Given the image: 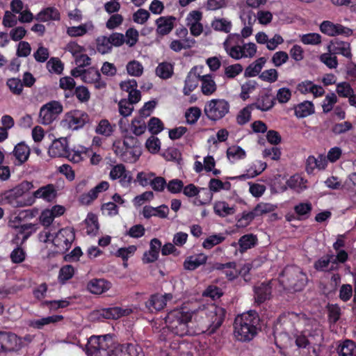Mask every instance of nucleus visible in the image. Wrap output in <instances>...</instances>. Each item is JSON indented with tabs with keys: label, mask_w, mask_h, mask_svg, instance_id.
I'll return each mask as SVG.
<instances>
[{
	"label": "nucleus",
	"mask_w": 356,
	"mask_h": 356,
	"mask_svg": "<svg viewBox=\"0 0 356 356\" xmlns=\"http://www.w3.org/2000/svg\"><path fill=\"white\" fill-rule=\"evenodd\" d=\"M156 74L162 79H168L174 74V65L169 62L160 63L156 68Z\"/></svg>",
	"instance_id": "obj_33"
},
{
	"label": "nucleus",
	"mask_w": 356,
	"mask_h": 356,
	"mask_svg": "<svg viewBox=\"0 0 356 356\" xmlns=\"http://www.w3.org/2000/svg\"><path fill=\"white\" fill-rule=\"evenodd\" d=\"M13 154L17 161L16 165H20L29 159L31 149L24 142H20L15 146Z\"/></svg>",
	"instance_id": "obj_21"
},
{
	"label": "nucleus",
	"mask_w": 356,
	"mask_h": 356,
	"mask_svg": "<svg viewBox=\"0 0 356 356\" xmlns=\"http://www.w3.org/2000/svg\"><path fill=\"white\" fill-rule=\"evenodd\" d=\"M313 207L310 202H300L293 207L294 212L298 216V220H305L311 215Z\"/></svg>",
	"instance_id": "obj_29"
},
{
	"label": "nucleus",
	"mask_w": 356,
	"mask_h": 356,
	"mask_svg": "<svg viewBox=\"0 0 356 356\" xmlns=\"http://www.w3.org/2000/svg\"><path fill=\"white\" fill-rule=\"evenodd\" d=\"M97 49L102 54L111 52L112 45L108 37L102 36L97 40Z\"/></svg>",
	"instance_id": "obj_48"
},
{
	"label": "nucleus",
	"mask_w": 356,
	"mask_h": 356,
	"mask_svg": "<svg viewBox=\"0 0 356 356\" xmlns=\"http://www.w3.org/2000/svg\"><path fill=\"white\" fill-rule=\"evenodd\" d=\"M48 153L51 157L67 156L69 154L67 140L65 138L54 140L49 148Z\"/></svg>",
	"instance_id": "obj_15"
},
{
	"label": "nucleus",
	"mask_w": 356,
	"mask_h": 356,
	"mask_svg": "<svg viewBox=\"0 0 356 356\" xmlns=\"http://www.w3.org/2000/svg\"><path fill=\"white\" fill-rule=\"evenodd\" d=\"M63 319L62 315H53L44 317L40 319H35L31 322V325L37 329H42L44 325L50 323H55Z\"/></svg>",
	"instance_id": "obj_36"
},
{
	"label": "nucleus",
	"mask_w": 356,
	"mask_h": 356,
	"mask_svg": "<svg viewBox=\"0 0 356 356\" xmlns=\"http://www.w3.org/2000/svg\"><path fill=\"white\" fill-rule=\"evenodd\" d=\"M339 356H355L356 345L350 339H346L340 343L337 349Z\"/></svg>",
	"instance_id": "obj_31"
},
{
	"label": "nucleus",
	"mask_w": 356,
	"mask_h": 356,
	"mask_svg": "<svg viewBox=\"0 0 356 356\" xmlns=\"http://www.w3.org/2000/svg\"><path fill=\"white\" fill-rule=\"evenodd\" d=\"M319 58L323 63L330 69L336 68L338 65L337 56L330 52L321 54Z\"/></svg>",
	"instance_id": "obj_56"
},
{
	"label": "nucleus",
	"mask_w": 356,
	"mask_h": 356,
	"mask_svg": "<svg viewBox=\"0 0 356 356\" xmlns=\"http://www.w3.org/2000/svg\"><path fill=\"white\" fill-rule=\"evenodd\" d=\"M71 94L75 95L81 102H88L90 97L88 89L83 86L76 87Z\"/></svg>",
	"instance_id": "obj_58"
},
{
	"label": "nucleus",
	"mask_w": 356,
	"mask_h": 356,
	"mask_svg": "<svg viewBox=\"0 0 356 356\" xmlns=\"http://www.w3.org/2000/svg\"><path fill=\"white\" fill-rule=\"evenodd\" d=\"M199 314L202 318H205L204 321L203 332L209 334H213L222 325L226 314V310L214 304L209 305L202 309Z\"/></svg>",
	"instance_id": "obj_2"
},
{
	"label": "nucleus",
	"mask_w": 356,
	"mask_h": 356,
	"mask_svg": "<svg viewBox=\"0 0 356 356\" xmlns=\"http://www.w3.org/2000/svg\"><path fill=\"white\" fill-rule=\"evenodd\" d=\"M202 81V92L205 95H210L216 90V84L211 74L199 76Z\"/></svg>",
	"instance_id": "obj_34"
},
{
	"label": "nucleus",
	"mask_w": 356,
	"mask_h": 356,
	"mask_svg": "<svg viewBox=\"0 0 356 356\" xmlns=\"http://www.w3.org/2000/svg\"><path fill=\"white\" fill-rule=\"evenodd\" d=\"M17 344V337L9 332H0V345L2 352H10L15 349Z\"/></svg>",
	"instance_id": "obj_19"
},
{
	"label": "nucleus",
	"mask_w": 356,
	"mask_h": 356,
	"mask_svg": "<svg viewBox=\"0 0 356 356\" xmlns=\"http://www.w3.org/2000/svg\"><path fill=\"white\" fill-rule=\"evenodd\" d=\"M215 213L221 217L233 214L235 211L234 207H230L226 202H219L214 205Z\"/></svg>",
	"instance_id": "obj_41"
},
{
	"label": "nucleus",
	"mask_w": 356,
	"mask_h": 356,
	"mask_svg": "<svg viewBox=\"0 0 356 356\" xmlns=\"http://www.w3.org/2000/svg\"><path fill=\"white\" fill-rule=\"evenodd\" d=\"M276 208V206L270 203L259 202L255 206L254 209V213H256L258 216H261L264 214L274 211Z\"/></svg>",
	"instance_id": "obj_60"
},
{
	"label": "nucleus",
	"mask_w": 356,
	"mask_h": 356,
	"mask_svg": "<svg viewBox=\"0 0 356 356\" xmlns=\"http://www.w3.org/2000/svg\"><path fill=\"white\" fill-rule=\"evenodd\" d=\"M107 335L90 337L86 345V353L88 356H100L101 351H106L108 345L106 343Z\"/></svg>",
	"instance_id": "obj_10"
},
{
	"label": "nucleus",
	"mask_w": 356,
	"mask_h": 356,
	"mask_svg": "<svg viewBox=\"0 0 356 356\" xmlns=\"http://www.w3.org/2000/svg\"><path fill=\"white\" fill-rule=\"evenodd\" d=\"M172 293H154L150 296L145 302V307L150 313H156L163 310L168 301L172 299Z\"/></svg>",
	"instance_id": "obj_9"
},
{
	"label": "nucleus",
	"mask_w": 356,
	"mask_h": 356,
	"mask_svg": "<svg viewBox=\"0 0 356 356\" xmlns=\"http://www.w3.org/2000/svg\"><path fill=\"white\" fill-rule=\"evenodd\" d=\"M275 104V99L268 92L261 93L259 95L256 102L252 106L261 111H268L270 110Z\"/></svg>",
	"instance_id": "obj_22"
},
{
	"label": "nucleus",
	"mask_w": 356,
	"mask_h": 356,
	"mask_svg": "<svg viewBox=\"0 0 356 356\" xmlns=\"http://www.w3.org/2000/svg\"><path fill=\"white\" fill-rule=\"evenodd\" d=\"M257 83L254 80H248L241 86V97L246 99L249 97V94L255 90Z\"/></svg>",
	"instance_id": "obj_63"
},
{
	"label": "nucleus",
	"mask_w": 356,
	"mask_h": 356,
	"mask_svg": "<svg viewBox=\"0 0 356 356\" xmlns=\"http://www.w3.org/2000/svg\"><path fill=\"white\" fill-rule=\"evenodd\" d=\"M37 21L46 22L48 21H59L60 19V13L55 7H47L40 10L35 17Z\"/></svg>",
	"instance_id": "obj_23"
},
{
	"label": "nucleus",
	"mask_w": 356,
	"mask_h": 356,
	"mask_svg": "<svg viewBox=\"0 0 356 356\" xmlns=\"http://www.w3.org/2000/svg\"><path fill=\"white\" fill-rule=\"evenodd\" d=\"M211 25L214 30L223 31L227 33H229L232 29L231 22L223 18L215 19Z\"/></svg>",
	"instance_id": "obj_55"
},
{
	"label": "nucleus",
	"mask_w": 356,
	"mask_h": 356,
	"mask_svg": "<svg viewBox=\"0 0 356 356\" xmlns=\"http://www.w3.org/2000/svg\"><path fill=\"white\" fill-rule=\"evenodd\" d=\"M266 62L264 57H260L255 61L250 63L245 69L244 72L245 77H254L257 76Z\"/></svg>",
	"instance_id": "obj_30"
},
{
	"label": "nucleus",
	"mask_w": 356,
	"mask_h": 356,
	"mask_svg": "<svg viewBox=\"0 0 356 356\" xmlns=\"http://www.w3.org/2000/svg\"><path fill=\"white\" fill-rule=\"evenodd\" d=\"M147 127L152 135H157L163 130L164 125L159 118L152 117L149 120Z\"/></svg>",
	"instance_id": "obj_51"
},
{
	"label": "nucleus",
	"mask_w": 356,
	"mask_h": 356,
	"mask_svg": "<svg viewBox=\"0 0 356 356\" xmlns=\"http://www.w3.org/2000/svg\"><path fill=\"white\" fill-rule=\"evenodd\" d=\"M246 156L245 150L240 146H232L227 150V157L232 162L236 160L243 159Z\"/></svg>",
	"instance_id": "obj_38"
},
{
	"label": "nucleus",
	"mask_w": 356,
	"mask_h": 356,
	"mask_svg": "<svg viewBox=\"0 0 356 356\" xmlns=\"http://www.w3.org/2000/svg\"><path fill=\"white\" fill-rule=\"evenodd\" d=\"M200 75H196L195 73L193 74L191 72L187 75L185 84L183 89V92L185 95H189L190 93L193 91L198 85L200 80Z\"/></svg>",
	"instance_id": "obj_35"
},
{
	"label": "nucleus",
	"mask_w": 356,
	"mask_h": 356,
	"mask_svg": "<svg viewBox=\"0 0 356 356\" xmlns=\"http://www.w3.org/2000/svg\"><path fill=\"white\" fill-rule=\"evenodd\" d=\"M176 18L173 16L160 17L156 20V33L159 35L164 36L171 32L174 28V22Z\"/></svg>",
	"instance_id": "obj_18"
},
{
	"label": "nucleus",
	"mask_w": 356,
	"mask_h": 356,
	"mask_svg": "<svg viewBox=\"0 0 356 356\" xmlns=\"http://www.w3.org/2000/svg\"><path fill=\"white\" fill-rule=\"evenodd\" d=\"M116 353H113L108 356H145L143 348L136 343L122 344L119 350H116Z\"/></svg>",
	"instance_id": "obj_16"
},
{
	"label": "nucleus",
	"mask_w": 356,
	"mask_h": 356,
	"mask_svg": "<svg viewBox=\"0 0 356 356\" xmlns=\"http://www.w3.org/2000/svg\"><path fill=\"white\" fill-rule=\"evenodd\" d=\"M47 67L51 73L60 74L63 71L64 65L59 58L53 57L47 63Z\"/></svg>",
	"instance_id": "obj_49"
},
{
	"label": "nucleus",
	"mask_w": 356,
	"mask_h": 356,
	"mask_svg": "<svg viewBox=\"0 0 356 356\" xmlns=\"http://www.w3.org/2000/svg\"><path fill=\"white\" fill-rule=\"evenodd\" d=\"M260 318L258 313L254 310L238 315L234 322V332L237 340L250 341L258 333Z\"/></svg>",
	"instance_id": "obj_1"
},
{
	"label": "nucleus",
	"mask_w": 356,
	"mask_h": 356,
	"mask_svg": "<svg viewBox=\"0 0 356 356\" xmlns=\"http://www.w3.org/2000/svg\"><path fill=\"white\" fill-rule=\"evenodd\" d=\"M254 299L255 302L260 305L266 300L270 299L271 296V286L269 283H261L260 285L254 286Z\"/></svg>",
	"instance_id": "obj_26"
},
{
	"label": "nucleus",
	"mask_w": 356,
	"mask_h": 356,
	"mask_svg": "<svg viewBox=\"0 0 356 356\" xmlns=\"http://www.w3.org/2000/svg\"><path fill=\"white\" fill-rule=\"evenodd\" d=\"M207 256L204 254H200L196 256H191L187 257L184 262V267L188 270H194L201 265L207 262Z\"/></svg>",
	"instance_id": "obj_28"
},
{
	"label": "nucleus",
	"mask_w": 356,
	"mask_h": 356,
	"mask_svg": "<svg viewBox=\"0 0 356 356\" xmlns=\"http://www.w3.org/2000/svg\"><path fill=\"white\" fill-rule=\"evenodd\" d=\"M328 51L334 55L341 54L348 58L352 57L350 44L347 42L339 41L337 39L331 41L328 46Z\"/></svg>",
	"instance_id": "obj_17"
},
{
	"label": "nucleus",
	"mask_w": 356,
	"mask_h": 356,
	"mask_svg": "<svg viewBox=\"0 0 356 356\" xmlns=\"http://www.w3.org/2000/svg\"><path fill=\"white\" fill-rule=\"evenodd\" d=\"M95 132L98 134L110 136L113 132V129L108 120H100L95 129Z\"/></svg>",
	"instance_id": "obj_47"
},
{
	"label": "nucleus",
	"mask_w": 356,
	"mask_h": 356,
	"mask_svg": "<svg viewBox=\"0 0 356 356\" xmlns=\"http://www.w3.org/2000/svg\"><path fill=\"white\" fill-rule=\"evenodd\" d=\"M161 248V242L159 239L154 238L151 240L149 250L144 253L143 261L145 264L153 263L158 259L159 250Z\"/></svg>",
	"instance_id": "obj_20"
},
{
	"label": "nucleus",
	"mask_w": 356,
	"mask_h": 356,
	"mask_svg": "<svg viewBox=\"0 0 356 356\" xmlns=\"http://www.w3.org/2000/svg\"><path fill=\"white\" fill-rule=\"evenodd\" d=\"M63 111V106L57 101H51L43 105L39 113L40 122L42 124H51Z\"/></svg>",
	"instance_id": "obj_6"
},
{
	"label": "nucleus",
	"mask_w": 356,
	"mask_h": 356,
	"mask_svg": "<svg viewBox=\"0 0 356 356\" xmlns=\"http://www.w3.org/2000/svg\"><path fill=\"white\" fill-rule=\"evenodd\" d=\"M110 178L115 180L120 178L126 179L127 173L126 169L123 164H118L115 165L111 170L109 174Z\"/></svg>",
	"instance_id": "obj_62"
},
{
	"label": "nucleus",
	"mask_w": 356,
	"mask_h": 356,
	"mask_svg": "<svg viewBox=\"0 0 356 356\" xmlns=\"http://www.w3.org/2000/svg\"><path fill=\"white\" fill-rule=\"evenodd\" d=\"M282 282L295 291H300L307 283V276L301 268L296 265L286 266L282 270Z\"/></svg>",
	"instance_id": "obj_4"
},
{
	"label": "nucleus",
	"mask_w": 356,
	"mask_h": 356,
	"mask_svg": "<svg viewBox=\"0 0 356 356\" xmlns=\"http://www.w3.org/2000/svg\"><path fill=\"white\" fill-rule=\"evenodd\" d=\"M22 246L19 244L17 245L10 254V260L13 264H21L26 259V253Z\"/></svg>",
	"instance_id": "obj_42"
},
{
	"label": "nucleus",
	"mask_w": 356,
	"mask_h": 356,
	"mask_svg": "<svg viewBox=\"0 0 356 356\" xmlns=\"http://www.w3.org/2000/svg\"><path fill=\"white\" fill-rule=\"evenodd\" d=\"M74 238V233L67 229H60L56 232L52 239V243L56 247V251L59 253H65L72 245Z\"/></svg>",
	"instance_id": "obj_7"
},
{
	"label": "nucleus",
	"mask_w": 356,
	"mask_h": 356,
	"mask_svg": "<svg viewBox=\"0 0 356 356\" xmlns=\"http://www.w3.org/2000/svg\"><path fill=\"white\" fill-rule=\"evenodd\" d=\"M243 70L241 64L236 63L225 67V76L227 79H232L240 74Z\"/></svg>",
	"instance_id": "obj_53"
},
{
	"label": "nucleus",
	"mask_w": 356,
	"mask_h": 356,
	"mask_svg": "<svg viewBox=\"0 0 356 356\" xmlns=\"http://www.w3.org/2000/svg\"><path fill=\"white\" fill-rule=\"evenodd\" d=\"M225 238L221 234H213L207 237L203 242L202 246L205 249H211L225 241Z\"/></svg>",
	"instance_id": "obj_54"
},
{
	"label": "nucleus",
	"mask_w": 356,
	"mask_h": 356,
	"mask_svg": "<svg viewBox=\"0 0 356 356\" xmlns=\"http://www.w3.org/2000/svg\"><path fill=\"white\" fill-rule=\"evenodd\" d=\"M277 325H280L285 333H293L296 330L292 322L288 319L286 312L283 313L279 316Z\"/></svg>",
	"instance_id": "obj_40"
},
{
	"label": "nucleus",
	"mask_w": 356,
	"mask_h": 356,
	"mask_svg": "<svg viewBox=\"0 0 356 356\" xmlns=\"http://www.w3.org/2000/svg\"><path fill=\"white\" fill-rule=\"evenodd\" d=\"M257 216L254 213V209L251 211H243L241 216L238 218L236 225L238 227H245Z\"/></svg>",
	"instance_id": "obj_44"
},
{
	"label": "nucleus",
	"mask_w": 356,
	"mask_h": 356,
	"mask_svg": "<svg viewBox=\"0 0 356 356\" xmlns=\"http://www.w3.org/2000/svg\"><path fill=\"white\" fill-rule=\"evenodd\" d=\"M238 243L240 252L243 253L248 250L256 246L258 243V238L257 236L253 234H247L239 238Z\"/></svg>",
	"instance_id": "obj_27"
},
{
	"label": "nucleus",
	"mask_w": 356,
	"mask_h": 356,
	"mask_svg": "<svg viewBox=\"0 0 356 356\" xmlns=\"http://www.w3.org/2000/svg\"><path fill=\"white\" fill-rule=\"evenodd\" d=\"M295 343L296 348L293 352V356H317L315 349L303 333L296 334Z\"/></svg>",
	"instance_id": "obj_8"
},
{
	"label": "nucleus",
	"mask_w": 356,
	"mask_h": 356,
	"mask_svg": "<svg viewBox=\"0 0 356 356\" xmlns=\"http://www.w3.org/2000/svg\"><path fill=\"white\" fill-rule=\"evenodd\" d=\"M202 111L197 106H193L188 108L185 113L186 122L190 124H194L197 122L201 116Z\"/></svg>",
	"instance_id": "obj_45"
},
{
	"label": "nucleus",
	"mask_w": 356,
	"mask_h": 356,
	"mask_svg": "<svg viewBox=\"0 0 356 356\" xmlns=\"http://www.w3.org/2000/svg\"><path fill=\"white\" fill-rule=\"evenodd\" d=\"M57 195V191L52 184L42 186L33 193V196L28 200V204L31 205L35 198H42L47 201H51Z\"/></svg>",
	"instance_id": "obj_14"
},
{
	"label": "nucleus",
	"mask_w": 356,
	"mask_h": 356,
	"mask_svg": "<svg viewBox=\"0 0 356 356\" xmlns=\"http://www.w3.org/2000/svg\"><path fill=\"white\" fill-rule=\"evenodd\" d=\"M90 120L89 115L84 111L74 110L66 115L68 126L73 130H77L84 127Z\"/></svg>",
	"instance_id": "obj_12"
},
{
	"label": "nucleus",
	"mask_w": 356,
	"mask_h": 356,
	"mask_svg": "<svg viewBox=\"0 0 356 356\" xmlns=\"http://www.w3.org/2000/svg\"><path fill=\"white\" fill-rule=\"evenodd\" d=\"M333 257V254H327L320 257L314 263V269L319 272H329V265Z\"/></svg>",
	"instance_id": "obj_37"
},
{
	"label": "nucleus",
	"mask_w": 356,
	"mask_h": 356,
	"mask_svg": "<svg viewBox=\"0 0 356 356\" xmlns=\"http://www.w3.org/2000/svg\"><path fill=\"white\" fill-rule=\"evenodd\" d=\"M127 73L133 76H140L143 72L142 64L137 60L129 61L127 65Z\"/></svg>",
	"instance_id": "obj_50"
},
{
	"label": "nucleus",
	"mask_w": 356,
	"mask_h": 356,
	"mask_svg": "<svg viewBox=\"0 0 356 356\" xmlns=\"http://www.w3.org/2000/svg\"><path fill=\"white\" fill-rule=\"evenodd\" d=\"M74 274V269L73 266L71 265H65L59 270L58 280L60 283L65 284L73 277Z\"/></svg>",
	"instance_id": "obj_52"
},
{
	"label": "nucleus",
	"mask_w": 356,
	"mask_h": 356,
	"mask_svg": "<svg viewBox=\"0 0 356 356\" xmlns=\"http://www.w3.org/2000/svg\"><path fill=\"white\" fill-rule=\"evenodd\" d=\"M353 129V124L349 121H345L341 123H336L332 127V131L335 135L345 134Z\"/></svg>",
	"instance_id": "obj_64"
},
{
	"label": "nucleus",
	"mask_w": 356,
	"mask_h": 356,
	"mask_svg": "<svg viewBox=\"0 0 356 356\" xmlns=\"http://www.w3.org/2000/svg\"><path fill=\"white\" fill-rule=\"evenodd\" d=\"M111 287V283L104 279H92L87 284L88 290L93 294H102Z\"/></svg>",
	"instance_id": "obj_25"
},
{
	"label": "nucleus",
	"mask_w": 356,
	"mask_h": 356,
	"mask_svg": "<svg viewBox=\"0 0 356 356\" xmlns=\"http://www.w3.org/2000/svg\"><path fill=\"white\" fill-rule=\"evenodd\" d=\"M314 113V106L312 102L305 101L295 107V115L298 118H306Z\"/></svg>",
	"instance_id": "obj_32"
},
{
	"label": "nucleus",
	"mask_w": 356,
	"mask_h": 356,
	"mask_svg": "<svg viewBox=\"0 0 356 356\" xmlns=\"http://www.w3.org/2000/svg\"><path fill=\"white\" fill-rule=\"evenodd\" d=\"M15 229H18L17 234L13 239L12 243L16 245H23L27 239L36 232L38 225L33 223L23 224L16 226Z\"/></svg>",
	"instance_id": "obj_13"
},
{
	"label": "nucleus",
	"mask_w": 356,
	"mask_h": 356,
	"mask_svg": "<svg viewBox=\"0 0 356 356\" xmlns=\"http://www.w3.org/2000/svg\"><path fill=\"white\" fill-rule=\"evenodd\" d=\"M7 86L10 91L15 95H21L23 91V84L21 79L18 78H11L8 79Z\"/></svg>",
	"instance_id": "obj_59"
},
{
	"label": "nucleus",
	"mask_w": 356,
	"mask_h": 356,
	"mask_svg": "<svg viewBox=\"0 0 356 356\" xmlns=\"http://www.w3.org/2000/svg\"><path fill=\"white\" fill-rule=\"evenodd\" d=\"M192 314L179 309L170 311L165 318V324L176 336L191 335L188 323L191 321Z\"/></svg>",
	"instance_id": "obj_3"
},
{
	"label": "nucleus",
	"mask_w": 356,
	"mask_h": 356,
	"mask_svg": "<svg viewBox=\"0 0 356 356\" xmlns=\"http://www.w3.org/2000/svg\"><path fill=\"white\" fill-rule=\"evenodd\" d=\"M336 91L339 97L348 98V99H350V96L355 94L350 84L346 81L339 83L337 85Z\"/></svg>",
	"instance_id": "obj_43"
},
{
	"label": "nucleus",
	"mask_w": 356,
	"mask_h": 356,
	"mask_svg": "<svg viewBox=\"0 0 356 356\" xmlns=\"http://www.w3.org/2000/svg\"><path fill=\"white\" fill-rule=\"evenodd\" d=\"M328 320L332 323H336L340 318L341 310L337 304H328L327 306Z\"/></svg>",
	"instance_id": "obj_46"
},
{
	"label": "nucleus",
	"mask_w": 356,
	"mask_h": 356,
	"mask_svg": "<svg viewBox=\"0 0 356 356\" xmlns=\"http://www.w3.org/2000/svg\"><path fill=\"white\" fill-rule=\"evenodd\" d=\"M300 40L305 44L316 45L321 43V35L316 33H307L301 36Z\"/></svg>",
	"instance_id": "obj_57"
},
{
	"label": "nucleus",
	"mask_w": 356,
	"mask_h": 356,
	"mask_svg": "<svg viewBox=\"0 0 356 356\" xmlns=\"http://www.w3.org/2000/svg\"><path fill=\"white\" fill-rule=\"evenodd\" d=\"M131 309H122L120 307H113L102 309L100 312V315L106 319L116 320L122 316H128L131 314Z\"/></svg>",
	"instance_id": "obj_24"
},
{
	"label": "nucleus",
	"mask_w": 356,
	"mask_h": 356,
	"mask_svg": "<svg viewBox=\"0 0 356 356\" xmlns=\"http://www.w3.org/2000/svg\"><path fill=\"white\" fill-rule=\"evenodd\" d=\"M101 77V74L98 70L95 67H89L85 70L83 81L87 83H92L95 80Z\"/></svg>",
	"instance_id": "obj_61"
},
{
	"label": "nucleus",
	"mask_w": 356,
	"mask_h": 356,
	"mask_svg": "<svg viewBox=\"0 0 356 356\" xmlns=\"http://www.w3.org/2000/svg\"><path fill=\"white\" fill-rule=\"evenodd\" d=\"M241 38L239 34L229 35L227 39L224 42L225 51L231 58L235 60H239L244 56L245 45L234 44V43H236L237 41L240 40Z\"/></svg>",
	"instance_id": "obj_11"
},
{
	"label": "nucleus",
	"mask_w": 356,
	"mask_h": 356,
	"mask_svg": "<svg viewBox=\"0 0 356 356\" xmlns=\"http://www.w3.org/2000/svg\"><path fill=\"white\" fill-rule=\"evenodd\" d=\"M229 104L223 99H213L204 106V113L208 119L216 122L223 118L229 111Z\"/></svg>",
	"instance_id": "obj_5"
},
{
	"label": "nucleus",
	"mask_w": 356,
	"mask_h": 356,
	"mask_svg": "<svg viewBox=\"0 0 356 356\" xmlns=\"http://www.w3.org/2000/svg\"><path fill=\"white\" fill-rule=\"evenodd\" d=\"M286 313L288 319L292 322L296 330L298 326L307 323L308 318L305 314L302 312L296 313L293 312H288Z\"/></svg>",
	"instance_id": "obj_39"
}]
</instances>
